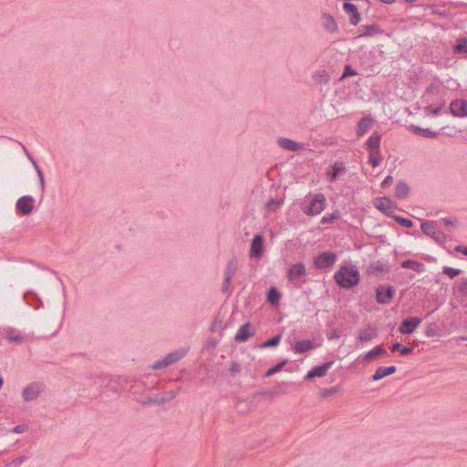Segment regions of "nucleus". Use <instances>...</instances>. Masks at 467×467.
Instances as JSON below:
<instances>
[{
  "label": "nucleus",
  "instance_id": "obj_34",
  "mask_svg": "<svg viewBox=\"0 0 467 467\" xmlns=\"http://www.w3.org/2000/svg\"><path fill=\"white\" fill-rule=\"evenodd\" d=\"M366 144L368 148L370 149L371 150H379L380 137L378 134L374 133L367 140Z\"/></svg>",
  "mask_w": 467,
  "mask_h": 467
},
{
  "label": "nucleus",
  "instance_id": "obj_14",
  "mask_svg": "<svg viewBox=\"0 0 467 467\" xmlns=\"http://www.w3.org/2000/svg\"><path fill=\"white\" fill-rule=\"evenodd\" d=\"M347 171L343 161H336L327 172V179L329 182H334L338 177L344 175Z\"/></svg>",
  "mask_w": 467,
  "mask_h": 467
},
{
  "label": "nucleus",
  "instance_id": "obj_36",
  "mask_svg": "<svg viewBox=\"0 0 467 467\" xmlns=\"http://www.w3.org/2000/svg\"><path fill=\"white\" fill-rule=\"evenodd\" d=\"M381 161L382 158L380 156L379 150L370 151L368 156V162L373 168L379 166Z\"/></svg>",
  "mask_w": 467,
  "mask_h": 467
},
{
  "label": "nucleus",
  "instance_id": "obj_58",
  "mask_svg": "<svg viewBox=\"0 0 467 467\" xmlns=\"http://www.w3.org/2000/svg\"><path fill=\"white\" fill-rule=\"evenodd\" d=\"M23 150L25 152V154L26 155V157L28 158V160L31 161V163L33 164V161H36L35 159L32 157V155L30 154V152L28 151V150L23 146Z\"/></svg>",
  "mask_w": 467,
  "mask_h": 467
},
{
  "label": "nucleus",
  "instance_id": "obj_62",
  "mask_svg": "<svg viewBox=\"0 0 467 467\" xmlns=\"http://www.w3.org/2000/svg\"><path fill=\"white\" fill-rule=\"evenodd\" d=\"M436 309L431 310V312H428L426 315V317H430L432 313L435 312Z\"/></svg>",
  "mask_w": 467,
  "mask_h": 467
},
{
  "label": "nucleus",
  "instance_id": "obj_52",
  "mask_svg": "<svg viewBox=\"0 0 467 467\" xmlns=\"http://www.w3.org/2000/svg\"><path fill=\"white\" fill-rule=\"evenodd\" d=\"M26 457L25 455L18 456L11 462L10 465L13 467H18L26 461Z\"/></svg>",
  "mask_w": 467,
  "mask_h": 467
},
{
  "label": "nucleus",
  "instance_id": "obj_3",
  "mask_svg": "<svg viewBox=\"0 0 467 467\" xmlns=\"http://www.w3.org/2000/svg\"><path fill=\"white\" fill-rule=\"evenodd\" d=\"M422 232L431 237L437 244H441L447 240V236L436 228L433 222L426 221L420 225Z\"/></svg>",
  "mask_w": 467,
  "mask_h": 467
},
{
  "label": "nucleus",
  "instance_id": "obj_48",
  "mask_svg": "<svg viewBox=\"0 0 467 467\" xmlns=\"http://www.w3.org/2000/svg\"><path fill=\"white\" fill-rule=\"evenodd\" d=\"M444 103L441 104L439 108H432L431 106H427L424 110L427 114H431L433 116H439L441 113Z\"/></svg>",
  "mask_w": 467,
  "mask_h": 467
},
{
  "label": "nucleus",
  "instance_id": "obj_12",
  "mask_svg": "<svg viewBox=\"0 0 467 467\" xmlns=\"http://www.w3.org/2000/svg\"><path fill=\"white\" fill-rule=\"evenodd\" d=\"M43 391V386L40 383H31L27 385L22 391V398L25 401H32L36 400Z\"/></svg>",
  "mask_w": 467,
  "mask_h": 467
},
{
  "label": "nucleus",
  "instance_id": "obj_31",
  "mask_svg": "<svg viewBox=\"0 0 467 467\" xmlns=\"http://www.w3.org/2000/svg\"><path fill=\"white\" fill-rule=\"evenodd\" d=\"M379 356H384V357L388 356V352L381 345H379V346L375 347L373 349H371L370 351L367 352L365 354L364 358L366 360H370L371 358L379 357Z\"/></svg>",
  "mask_w": 467,
  "mask_h": 467
},
{
  "label": "nucleus",
  "instance_id": "obj_26",
  "mask_svg": "<svg viewBox=\"0 0 467 467\" xmlns=\"http://www.w3.org/2000/svg\"><path fill=\"white\" fill-rule=\"evenodd\" d=\"M400 266L402 268H406V269H412V270L416 271L417 273H423L425 271L424 264H422L419 261L412 260V259H408V260L401 262Z\"/></svg>",
  "mask_w": 467,
  "mask_h": 467
},
{
  "label": "nucleus",
  "instance_id": "obj_41",
  "mask_svg": "<svg viewBox=\"0 0 467 467\" xmlns=\"http://www.w3.org/2000/svg\"><path fill=\"white\" fill-rule=\"evenodd\" d=\"M281 338H282V335L278 334V335L275 336L274 337L270 338L269 340L265 341L261 345V348H266L275 347L279 344Z\"/></svg>",
  "mask_w": 467,
  "mask_h": 467
},
{
  "label": "nucleus",
  "instance_id": "obj_38",
  "mask_svg": "<svg viewBox=\"0 0 467 467\" xmlns=\"http://www.w3.org/2000/svg\"><path fill=\"white\" fill-rule=\"evenodd\" d=\"M5 337L9 340V341H13V342H16V343H22L24 341V337L18 334L15 335L14 334V329L13 328H7L5 329Z\"/></svg>",
  "mask_w": 467,
  "mask_h": 467
},
{
  "label": "nucleus",
  "instance_id": "obj_44",
  "mask_svg": "<svg viewBox=\"0 0 467 467\" xmlns=\"http://www.w3.org/2000/svg\"><path fill=\"white\" fill-rule=\"evenodd\" d=\"M357 75H358V72L355 69H353L350 65H347V66H345V68H344L342 76L340 77V79L342 80L348 77H354Z\"/></svg>",
  "mask_w": 467,
  "mask_h": 467
},
{
  "label": "nucleus",
  "instance_id": "obj_9",
  "mask_svg": "<svg viewBox=\"0 0 467 467\" xmlns=\"http://www.w3.org/2000/svg\"><path fill=\"white\" fill-rule=\"evenodd\" d=\"M264 252V237L261 234H255L251 243L249 255L253 259L259 260L263 257Z\"/></svg>",
  "mask_w": 467,
  "mask_h": 467
},
{
  "label": "nucleus",
  "instance_id": "obj_19",
  "mask_svg": "<svg viewBox=\"0 0 467 467\" xmlns=\"http://www.w3.org/2000/svg\"><path fill=\"white\" fill-rule=\"evenodd\" d=\"M315 348L314 342L310 339L298 340L293 347V350L296 354H303Z\"/></svg>",
  "mask_w": 467,
  "mask_h": 467
},
{
  "label": "nucleus",
  "instance_id": "obj_53",
  "mask_svg": "<svg viewBox=\"0 0 467 467\" xmlns=\"http://www.w3.org/2000/svg\"><path fill=\"white\" fill-rule=\"evenodd\" d=\"M27 429H28L27 425H26V424H19V425H17V426L13 428L12 432L16 433V434L23 433L26 431H27Z\"/></svg>",
  "mask_w": 467,
  "mask_h": 467
},
{
  "label": "nucleus",
  "instance_id": "obj_30",
  "mask_svg": "<svg viewBox=\"0 0 467 467\" xmlns=\"http://www.w3.org/2000/svg\"><path fill=\"white\" fill-rule=\"evenodd\" d=\"M33 167L37 174L40 194H41V197H43L45 194V192H46V181H45L44 173H43L42 170L40 169V167L38 166V164L36 163V161H33Z\"/></svg>",
  "mask_w": 467,
  "mask_h": 467
},
{
  "label": "nucleus",
  "instance_id": "obj_64",
  "mask_svg": "<svg viewBox=\"0 0 467 467\" xmlns=\"http://www.w3.org/2000/svg\"><path fill=\"white\" fill-rule=\"evenodd\" d=\"M436 14H438L439 16H445V13H441V11H438V12H435Z\"/></svg>",
  "mask_w": 467,
  "mask_h": 467
},
{
  "label": "nucleus",
  "instance_id": "obj_57",
  "mask_svg": "<svg viewBox=\"0 0 467 467\" xmlns=\"http://www.w3.org/2000/svg\"><path fill=\"white\" fill-rule=\"evenodd\" d=\"M455 251L458 253H461L464 255H467V246H465V245H457L455 247Z\"/></svg>",
  "mask_w": 467,
  "mask_h": 467
},
{
  "label": "nucleus",
  "instance_id": "obj_20",
  "mask_svg": "<svg viewBox=\"0 0 467 467\" xmlns=\"http://www.w3.org/2000/svg\"><path fill=\"white\" fill-rule=\"evenodd\" d=\"M397 370V368L395 366H389V367H379L375 373L372 375V379L374 381H378L382 379L383 378L392 375Z\"/></svg>",
  "mask_w": 467,
  "mask_h": 467
},
{
  "label": "nucleus",
  "instance_id": "obj_55",
  "mask_svg": "<svg viewBox=\"0 0 467 467\" xmlns=\"http://www.w3.org/2000/svg\"><path fill=\"white\" fill-rule=\"evenodd\" d=\"M231 283H232V279H227L226 277H224L223 283V286H222L223 293H228L229 292V288L231 286Z\"/></svg>",
  "mask_w": 467,
  "mask_h": 467
},
{
  "label": "nucleus",
  "instance_id": "obj_37",
  "mask_svg": "<svg viewBox=\"0 0 467 467\" xmlns=\"http://www.w3.org/2000/svg\"><path fill=\"white\" fill-rule=\"evenodd\" d=\"M453 53L455 54H467V39L462 38L453 47Z\"/></svg>",
  "mask_w": 467,
  "mask_h": 467
},
{
  "label": "nucleus",
  "instance_id": "obj_45",
  "mask_svg": "<svg viewBox=\"0 0 467 467\" xmlns=\"http://www.w3.org/2000/svg\"><path fill=\"white\" fill-rule=\"evenodd\" d=\"M339 217H340L339 212L336 211V212L332 213L331 214H328L327 216H323L322 219H321V223H323V224L330 223L334 220L338 219Z\"/></svg>",
  "mask_w": 467,
  "mask_h": 467
},
{
  "label": "nucleus",
  "instance_id": "obj_7",
  "mask_svg": "<svg viewBox=\"0 0 467 467\" xmlns=\"http://www.w3.org/2000/svg\"><path fill=\"white\" fill-rule=\"evenodd\" d=\"M337 254L333 252H323L314 260L313 265L317 269H326L335 265Z\"/></svg>",
  "mask_w": 467,
  "mask_h": 467
},
{
  "label": "nucleus",
  "instance_id": "obj_56",
  "mask_svg": "<svg viewBox=\"0 0 467 467\" xmlns=\"http://www.w3.org/2000/svg\"><path fill=\"white\" fill-rule=\"evenodd\" d=\"M392 182H393V177L391 175H388V176L385 177V179L381 182V187L382 188H387L389 185H391Z\"/></svg>",
  "mask_w": 467,
  "mask_h": 467
},
{
  "label": "nucleus",
  "instance_id": "obj_33",
  "mask_svg": "<svg viewBox=\"0 0 467 467\" xmlns=\"http://www.w3.org/2000/svg\"><path fill=\"white\" fill-rule=\"evenodd\" d=\"M369 269L372 272L384 273L389 271V265L388 263L378 260L370 264Z\"/></svg>",
  "mask_w": 467,
  "mask_h": 467
},
{
  "label": "nucleus",
  "instance_id": "obj_47",
  "mask_svg": "<svg viewBox=\"0 0 467 467\" xmlns=\"http://www.w3.org/2000/svg\"><path fill=\"white\" fill-rule=\"evenodd\" d=\"M283 203V201L280 200V199H275V198H271L267 203H266V206L269 210H275L277 209L278 207L281 206V204Z\"/></svg>",
  "mask_w": 467,
  "mask_h": 467
},
{
  "label": "nucleus",
  "instance_id": "obj_1",
  "mask_svg": "<svg viewBox=\"0 0 467 467\" xmlns=\"http://www.w3.org/2000/svg\"><path fill=\"white\" fill-rule=\"evenodd\" d=\"M334 279L340 287L349 289L358 284L360 275L357 266L353 265H342L335 273Z\"/></svg>",
  "mask_w": 467,
  "mask_h": 467
},
{
  "label": "nucleus",
  "instance_id": "obj_54",
  "mask_svg": "<svg viewBox=\"0 0 467 467\" xmlns=\"http://www.w3.org/2000/svg\"><path fill=\"white\" fill-rule=\"evenodd\" d=\"M241 370L240 365L236 361H233L231 363L230 372L232 375H235L239 373Z\"/></svg>",
  "mask_w": 467,
  "mask_h": 467
},
{
  "label": "nucleus",
  "instance_id": "obj_21",
  "mask_svg": "<svg viewBox=\"0 0 467 467\" xmlns=\"http://www.w3.org/2000/svg\"><path fill=\"white\" fill-rule=\"evenodd\" d=\"M373 119L370 117L362 118L357 126L356 133L358 137H362L371 128Z\"/></svg>",
  "mask_w": 467,
  "mask_h": 467
},
{
  "label": "nucleus",
  "instance_id": "obj_22",
  "mask_svg": "<svg viewBox=\"0 0 467 467\" xmlns=\"http://www.w3.org/2000/svg\"><path fill=\"white\" fill-rule=\"evenodd\" d=\"M376 207L383 212L386 215L390 216L391 213L396 208V205L389 199L384 197L379 201Z\"/></svg>",
  "mask_w": 467,
  "mask_h": 467
},
{
  "label": "nucleus",
  "instance_id": "obj_25",
  "mask_svg": "<svg viewBox=\"0 0 467 467\" xmlns=\"http://www.w3.org/2000/svg\"><path fill=\"white\" fill-rule=\"evenodd\" d=\"M410 130L415 135H419V136H421V137H424V138H431V139L436 138L438 136V134H439L435 130H430L428 128L423 129V128H420V127L416 126V125H411L410 126Z\"/></svg>",
  "mask_w": 467,
  "mask_h": 467
},
{
  "label": "nucleus",
  "instance_id": "obj_24",
  "mask_svg": "<svg viewBox=\"0 0 467 467\" xmlns=\"http://www.w3.org/2000/svg\"><path fill=\"white\" fill-rule=\"evenodd\" d=\"M324 29L329 33H335L337 31V24L335 18L329 14H324L322 16Z\"/></svg>",
  "mask_w": 467,
  "mask_h": 467
},
{
  "label": "nucleus",
  "instance_id": "obj_61",
  "mask_svg": "<svg viewBox=\"0 0 467 467\" xmlns=\"http://www.w3.org/2000/svg\"><path fill=\"white\" fill-rule=\"evenodd\" d=\"M334 337H337V335L336 333H333L330 336H328V339H332Z\"/></svg>",
  "mask_w": 467,
  "mask_h": 467
},
{
  "label": "nucleus",
  "instance_id": "obj_27",
  "mask_svg": "<svg viewBox=\"0 0 467 467\" xmlns=\"http://www.w3.org/2000/svg\"><path fill=\"white\" fill-rule=\"evenodd\" d=\"M378 337V330L375 327H368L366 330L362 331L358 337V340L360 342L370 341Z\"/></svg>",
  "mask_w": 467,
  "mask_h": 467
},
{
  "label": "nucleus",
  "instance_id": "obj_35",
  "mask_svg": "<svg viewBox=\"0 0 467 467\" xmlns=\"http://www.w3.org/2000/svg\"><path fill=\"white\" fill-rule=\"evenodd\" d=\"M390 350L392 352H395V351H400L401 355L403 356H406V355H410L413 352V348H410V347H404L402 346L400 342H396L394 343L391 347H390Z\"/></svg>",
  "mask_w": 467,
  "mask_h": 467
},
{
  "label": "nucleus",
  "instance_id": "obj_5",
  "mask_svg": "<svg viewBox=\"0 0 467 467\" xmlns=\"http://www.w3.org/2000/svg\"><path fill=\"white\" fill-rule=\"evenodd\" d=\"M326 207V197L323 193L316 194L310 202L307 208L304 209V213L307 215H317L321 213Z\"/></svg>",
  "mask_w": 467,
  "mask_h": 467
},
{
  "label": "nucleus",
  "instance_id": "obj_60",
  "mask_svg": "<svg viewBox=\"0 0 467 467\" xmlns=\"http://www.w3.org/2000/svg\"><path fill=\"white\" fill-rule=\"evenodd\" d=\"M381 2H383L384 4H387V5H391L393 4L396 0H380Z\"/></svg>",
  "mask_w": 467,
  "mask_h": 467
},
{
  "label": "nucleus",
  "instance_id": "obj_32",
  "mask_svg": "<svg viewBox=\"0 0 467 467\" xmlns=\"http://www.w3.org/2000/svg\"><path fill=\"white\" fill-rule=\"evenodd\" d=\"M280 297L281 294L275 286H271L268 289L266 299L271 305H277L280 301Z\"/></svg>",
  "mask_w": 467,
  "mask_h": 467
},
{
  "label": "nucleus",
  "instance_id": "obj_29",
  "mask_svg": "<svg viewBox=\"0 0 467 467\" xmlns=\"http://www.w3.org/2000/svg\"><path fill=\"white\" fill-rule=\"evenodd\" d=\"M236 271H237V259L235 257H232L228 261V263L225 266L224 277H226L227 279H233Z\"/></svg>",
  "mask_w": 467,
  "mask_h": 467
},
{
  "label": "nucleus",
  "instance_id": "obj_4",
  "mask_svg": "<svg viewBox=\"0 0 467 467\" xmlns=\"http://www.w3.org/2000/svg\"><path fill=\"white\" fill-rule=\"evenodd\" d=\"M35 199L31 195L19 197L16 202V212L18 215H28L34 211Z\"/></svg>",
  "mask_w": 467,
  "mask_h": 467
},
{
  "label": "nucleus",
  "instance_id": "obj_28",
  "mask_svg": "<svg viewBox=\"0 0 467 467\" xmlns=\"http://www.w3.org/2000/svg\"><path fill=\"white\" fill-rule=\"evenodd\" d=\"M410 192V187L407 182L400 181L397 183L395 189V196L398 199H405Z\"/></svg>",
  "mask_w": 467,
  "mask_h": 467
},
{
  "label": "nucleus",
  "instance_id": "obj_2",
  "mask_svg": "<svg viewBox=\"0 0 467 467\" xmlns=\"http://www.w3.org/2000/svg\"><path fill=\"white\" fill-rule=\"evenodd\" d=\"M185 349H179L166 355L163 359L157 360L151 365V368L154 370L164 368L170 365H172L180 361L185 355Z\"/></svg>",
  "mask_w": 467,
  "mask_h": 467
},
{
  "label": "nucleus",
  "instance_id": "obj_10",
  "mask_svg": "<svg viewBox=\"0 0 467 467\" xmlns=\"http://www.w3.org/2000/svg\"><path fill=\"white\" fill-rule=\"evenodd\" d=\"M181 390V388H178L177 389L170 390L165 392L162 396H157L154 398H147L144 400H141L140 403L144 406L150 405V404H163L166 402H169L176 398V396L179 394Z\"/></svg>",
  "mask_w": 467,
  "mask_h": 467
},
{
  "label": "nucleus",
  "instance_id": "obj_49",
  "mask_svg": "<svg viewBox=\"0 0 467 467\" xmlns=\"http://www.w3.org/2000/svg\"><path fill=\"white\" fill-rule=\"evenodd\" d=\"M343 10L346 13L352 15V14L358 12V7L354 4L347 2L343 5Z\"/></svg>",
  "mask_w": 467,
  "mask_h": 467
},
{
  "label": "nucleus",
  "instance_id": "obj_43",
  "mask_svg": "<svg viewBox=\"0 0 467 467\" xmlns=\"http://www.w3.org/2000/svg\"><path fill=\"white\" fill-rule=\"evenodd\" d=\"M461 272H462L461 269L453 268V267H450V266H444L442 268V273L447 275L451 279L456 277L458 275H460Z\"/></svg>",
  "mask_w": 467,
  "mask_h": 467
},
{
  "label": "nucleus",
  "instance_id": "obj_59",
  "mask_svg": "<svg viewBox=\"0 0 467 467\" xmlns=\"http://www.w3.org/2000/svg\"><path fill=\"white\" fill-rule=\"evenodd\" d=\"M442 222L444 223L445 225H451L452 224V221H451L448 218H443Z\"/></svg>",
  "mask_w": 467,
  "mask_h": 467
},
{
  "label": "nucleus",
  "instance_id": "obj_6",
  "mask_svg": "<svg viewBox=\"0 0 467 467\" xmlns=\"http://www.w3.org/2000/svg\"><path fill=\"white\" fill-rule=\"evenodd\" d=\"M395 288L392 285H379L376 290V301L379 305H388L395 296Z\"/></svg>",
  "mask_w": 467,
  "mask_h": 467
},
{
  "label": "nucleus",
  "instance_id": "obj_46",
  "mask_svg": "<svg viewBox=\"0 0 467 467\" xmlns=\"http://www.w3.org/2000/svg\"><path fill=\"white\" fill-rule=\"evenodd\" d=\"M338 388L337 387H332V388H328V389H324L321 392H320V396L324 399L326 398H328V397H331L333 395H335L336 393L338 392Z\"/></svg>",
  "mask_w": 467,
  "mask_h": 467
},
{
  "label": "nucleus",
  "instance_id": "obj_13",
  "mask_svg": "<svg viewBox=\"0 0 467 467\" xmlns=\"http://www.w3.org/2000/svg\"><path fill=\"white\" fill-rule=\"evenodd\" d=\"M421 319L418 317H410L405 318L399 327L400 333L403 335H410L420 325Z\"/></svg>",
  "mask_w": 467,
  "mask_h": 467
},
{
  "label": "nucleus",
  "instance_id": "obj_42",
  "mask_svg": "<svg viewBox=\"0 0 467 467\" xmlns=\"http://www.w3.org/2000/svg\"><path fill=\"white\" fill-rule=\"evenodd\" d=\"M392 218L403 227L410 228L413 226L412 221L408 218H404L400 215H393Z\"/></svg>",
  "mask_w": 467,
  "mask_h": 467
},
{
  "label": "nucleus",
  "instance_id": "obj_63",
  "mask_svg": "<svg viewBox=\"0 0 467 467\" xmlns=\"http://www.w3.org/2000/svg\"><path fill=\"white\" fill-rule=\"evenodd\" d=\"M3 384H4V379H3V378L0 376V389L2 388Z\"/></svg>",
  "mask_w": 467,
  "mask_h": 467
},
{
  "label": "nucleus",
  "instance_id": "obj_40",
  "mask_svg": "<svg viewBox=\"0 0 467 467\" xmlns=\"http://www.w3.org/2000/svg\"><path fill=\"white\" fill-rule=\"evenodd\" d=\"M286 363H287V360H285V359L280 361L279 363H277L275 366H274L273 368H269L265 372V377H271V376L275 375V373L281 371L282 368H284V366Z\"/></svg>",
  "mask_w": 467,
  "mask_h": 467
},
{
  "label": "nucleus",
  "instance_id": "obj_17",
  "mask_svg": "<svg viewBox=\"0 0 467 467\" xmlns=\"http://www.w3.org/2000/svg\"><path fill=\"white\" fill-rule=\"evenodd\" d=\"M277 145L290 151H299L304 149L302 144L288 138H279L277 140Z\"/></svg>",
  "mask_w": 467,
  "mask_h": 467
},
{
  "label": "nucleus",
  "instance_id": "obj_11",
  "mask_svg": "<svg viewBox=\"0 0 467 467\" xmlns=\"http://www.w3.org/2000/svg\"><path fill=\"white\" fill-rule=\"evenodd\" d=\"M450 113L456 118L467 117V100L464 99H453L450 103Z\"/></svg>",
  "mask_w": 467,
  "mask_h": 467
},
{
  "label": "nucleus",
  "instance_id": "obj_18",
  "mask_svg": "<svg viewBox=\"0 0 467 467\" xmlns=\"http://www.w3.org/2000/svg\"><path fill=\"white\" fill-rule=\"evenodd\" d=\"M254 333V331L251 330V324L247 322L240 327L234 336V339L237 342H245Z\"/></svg>",
  "mask_w": 467,
  "mask_h": 467
},
{
  "label": "nucleus",
  "instance_id": "obj_39",
  "mask_svg": "<svg viewBox=\"0 0 467 467\" xmlns=\"http://www.w3.org/2000/svg\"><path fill=\"white\" fill-rule=\"evenodd\" d=\"M425 335L429 337H433L439 335V327L438 325L435 322L430 323L426 329H425Z\"/></svg>",
  "mask_w": 467,
  "mask_h": 467
},
{
  "label": "nucleus",
  "instance_id": "obj_16",
  "mask_svg": "<svg viewBox=\"0 0 467 467\" xmlns=\"http://www.w3.org/2000/svg\"><path fill=\"white\" fill-rule=\"evenodd\" d=\"M360 32L358 37H369L377 35H381L383 30L378 24L364 25L358 28Z\"/></svg>",
  "mask_w": 467,
  "mask_h": 467
},
{
  "label": "nucleus",
  "instance_id": "obj_15",
  "mask_svg": "<svg viewBox=\"0 0 467 467\" xmlns=\"http://www.w3.org/2000/svg\"><path fill=\"white\" fill-rule=\"evenodd\" d=\"M334 361H328L324 363L321 366L314 367L311 370L307 372L305 377V379L310 380L316 377L321 378L327 375V370L332 367Z\"/></svg>",
  "mask_w": 467,
  "mask_h": 467
},
{
  "label": "nucleus",
  "instance_id": "obj_8",
  "mask_svg": "<svg viewBox=\"0 0 467 467\" xmlns=\"http://www.w3.org/2000/svg\"><path fill=\"white\" fill-rule=\"evenodd\" d=\"M306 274V265L299 262L292 266H290L287 270V279L289 282L298 285L300 283V279Z\"/></svg>",
  "mask_w": 467,
  "mask_h": 467
},
{
  "label": "nucleus",
  "instance_id": "obj_51",
  "mask_svg": "<svg viewBox=\"0 0 467 467\" xmlns=\"http://www.w3.org/2000/svg\"><path fill=\"white\" fill-rule=\"evenodd\" d=\"M458 292L464 296H467V280L464 279L462 282L458 285Z\"/></svg>",
  "mask_w": 467,
  "mask_h": 467
},
{
  "label": "nucleus",
  "instance_id": "obj_50",
  "mask_svg": "<svg viewBox=\"0 0 467 467\" xmlns=\"http://www.w3.org/2000/svg\"><path fill=\"white\" fill-rule=\"evenodd\" d=\"M361 20V16H360V14L359 12H356L352 15H350V17H349V24L352 25V26H357Z\"/></svg>",
  "mask_w": 467,
  "mask_h": 467
},
{
  "label": "nucleus",
  "instance_id": "obj_23",
  "mask_svg": "<svg viewBox=\"0 0 467 467\" xmlns=\"http://www.w3.org/2000/svg\"><path fill=\"white\" fill-rule=\"evenodd\" d=\"M312 78L318 85H328L330 82V75L326 69L316 71L313 73Z\"/></svg>",
  "mask_w": 467,
  "mask_h": 467
}]
</instances>
